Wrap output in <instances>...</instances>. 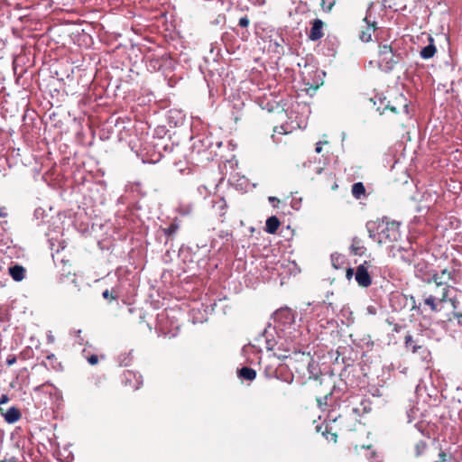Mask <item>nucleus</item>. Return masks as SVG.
Wrapping results in <instances>:
<instances>
[{"instance_id": "obj_1", "label": "nucleus", "mask_w": 462, "mask_h": 462, "mask_svg": "<svg viewBox=\"0 0 462 462\" xmlns=\"http://www.w3.org/2000/svg\"><path fill=\"white\" fill-rule=\"evenodd\" d=\"M459 271L456 269H443L440 273L434 272L427 283H435V294H424L423 304L428 307L431 312H439L440 310L439 305L444 303L448 300L450 289H454L448 284L452 282L454 284L458 283Z\"/></svg>"}, {"instance_id": "obj_2", "label": "nucleus", "mask_w": 462, "mask_h": 462, "mask_svg": "<svg viewBox=\"0 0 462 462\" xmlns=\"http://www.w3.org/2000/svg\"><path fill=\"white\" fill-rule=\"evenodd\" d=\"M401 223L390 221L383 217L376 222L367 224L369 237L377 242L378 245L393 248L402 236L400 231Z\"/></svg>"}, {"instance_id": "obj_3", "label": "nucleus", "mask_w": 462, "mask_h": 462, "mask_svg": "<svg viewBox=\"0 0 462 462\" xmlns=\"http://www.w3.org/2000/svg\"><path fill=\"white\" fill-rule=\"evenodd\" d=\"M401 60V54L394 51L392 45L383 44L379 46L378 64L381 69L391 71Z\"/></svg>"}, {"instance_id": "obj_4", "label": "nucleus", "mask_w": 462, "mask_h": 462, "mask_svg": "<svg viewBox=\"0 0 462 462\" xmlns=\"http://www.w3.org/2000/svg\"><path fill=\"white\" fill-rule=\"evenodd\" d=\"M343 415L333 417L331 413L328 414V421L326 422L324 430H321L322 426H318L317 430L321 431L322 435L334 443L337 441L338 433L347 431L349 427L347 426H337V422H341Z\"/></svg>"}, {"instance_id": "obj_5", "label": "nucleus", "mask_w": 462, "mask_h": 462, "mask_svg": "<svg viewBox=\"0 0 462 462\" xmlns=\"http://www.w3.org/2000/svg\"><path fill=\"white\" fill-rule=\"evenodd\" d=\"M374 267V265L372 260L365 261L356 267L355 279L360 287L367 288L372 284V277L369 270Z\"/></svg>"}, {"instance_id": "obj_6", "label": "nucleus", "mask_w": 462, "mask_h": 462, "mask_svg": "<svg viewBox=\"0 0 462 462\" xmlns=\"http://www.w3.org/2000/svg\"><path fill=\"white\" fill-rule=\"evenodd\" d=\"M363 23L364 24L360 28L358 38L363 42H370L373 40V35L378 29L377 23L371 20L369 15H365Z\"/></svg>"}, {"instance_id": "obj_7", "label": "nucleus", "mask_w": 462, "mask_h": 462, "mask_svg": "<svg viewBox=\"0 0 462 462\" xmlns=\"http://www.w3.org/2000/svg\"><path fill=\"white\" fill-rule=\"evenodd\" d=\"M122 382L125 387L133 391L139 390L143 385V375L131 370L124 372Z\"/></svg>"}, {"instance_id": "obj_8", "label": "nucleus", "mask_w": 462, "mask_h": 462, "mask_svg": "<svg viewBox=\"0 0 462 462\" xmlns=\"http://www.w3.org/2000/svg\"><path fill=\"white\" fill-rule=\"evenodd\" d=\"M409 105L407 103L406 97L402 94H399L393 101H389L384 110H390L391 112L394 114H405L407 115L409 113Z\"/></svg>"}, {"instance_id": "obj_9", "label": "nucleus", "mask_w": 462, "mask_h": 462, "mask_svg": "<svg viewBox=\"0 0 462 462\" xmlns=\"http://www.w3.org/2000/svg\"><path fill=\"white\" fill-rule=\"evenodd\" d=\"M323 27L324 23L320 19H314L308 34L309 39L313 42L320 40L324 36Z\"/></svg>"}, {"instance_id": "obj_10", "label": "nucleus", "mask_w": 462, "mask_h": 462, "mask_svg": "<svg viewBox=\"0 0 462 462\" xmlns=\"http://www.w3.org/2000/svg\"><path fill=\"white\" fill-rule=\"evenodd\" d=\"M274 319L284 324H291L294 321V314L289 308H282L274 312Z\"/></svg>"}, {"instance_id": "obj_11", "label": "nucleus", "mask_w": 462, "mask_h": 462, "mask_svg": "<svg viewBox=\"0 0 462 462\" xmlns=\"http://www.w3.org/2000/svg\"><path fill=\"white\" fill-rule=\"evenodd\" d=\"M367 249L365 245L364 241L359 237H354L350 245V252L354 255L362 256L365 255Z\"/></svg>"}, {"instance_id": "obj_12", "label": "nucleus", "mask_w": 462, "mask_h": 462, "mask_svg": "<svg viewBox=\"0 0 462 462\" xmlns=\"http://www.w3.org/2000/svg\"><path fill=\"white\" fill-rule=\"evenodd\" d=\"M8 273L14 281L21 282L25 277L26 269L20 264H14L8 268Z\"/></svg>"}, {"instance_id": "obj_13", "label": "nucleus", "mask_w": 462, "mask_h": 462, "mask_svg": "<svg viewBox=\"0 0 462 462\" xmlns=\"http://www.w3.org/2000/svg\"><path fill=\"white\" fill-rule=\"evenodd\" d=\"M3 415L5 417V420L10 424L17 422L22 418V413L16 407L9 408Z\"/></svg>"}, {"instance_id": "obj_14", "label": "nucleus", "mask_w": 462, "mask_h": 462, "mask_svg": "<svg viewBox=\"0 0 462 462\" xmlns=\"http://www.w3.org/2000/svg\"><path fill=\"white\" fill-rule=\"evenodd\" d=\"M281 226V221L276 216H272L265 222V231L269 234H275Z\"/></svg>"}, {"instance_id": "obj_15", "label": "nucleus", "mask_w": 462, "mask_h": 462, "mask_svg": "<svg viewBox=\"0 0 462 462\" xmlns=\"http://www.w3.org/2000/svg\"><path fill=\"white\" fill-rule=\"evenodd\" d=\"M238 376L247 381H253L256 377V371L251 367L244 366L238 370Z\"/></svg>"}, {"instance_id": "obj_16", "label": "nucleus", "mask_w": 462, "mask_h": 462, "mask_svg": "<svg viewBox=\"0 0 462 462\" xmlns=\"http://www.w3.org/2000/svg\"><path fill=\"white\" fill-rule=\"evenodd\" d=\"M405 347L408 350H411L412 353L418 352L419 349L421 348V346L418 345L417 342L413 339L411 335H406L404 337Z\"/></svg>"}, {"instance_id": "obj_17", "label": "nucleus", "mask_w": 462, "mask_h": 462, "mask_svg": "<svg viewBox=\"0 0 462 462\" xmlns=\"http://www.w3.org/2000/svg\"><path fill=\"white\" fill-rule=\"evenodd\" d=\"M352 195L356 199H360L365 195V188L362 182H356L352 185Z\"/></svg>"}, {"instance_id": "obj_18", "label": "nucleus", "mask_w": 462, "mask_h": 462, "mask_svg": "<svg viewBox=\"0 0 462 462\" xmlns=\"http://www.w3.org/2000/svg\"><path fill=\"white\" fill-rule=\"evenodd\" d=\"M332 395L331 388H328V391L324 393L323 395H319L316 397V402L318 403L319 408L324 409L328 405V398Z\"/></svg>"}, {"instance_id": "obj_19", "label": "nucleus", "mask_w": 462, "mask_h": 462, "mask_svg": "<svg viewBox=\"0 0 462 462\" xmlns=\"http://www.w3.org/2000/svg\"><path fill=\"white\" fill-rule=\"evenodd\" d=\"M436 51L437 49L435 45L433 43H430L422 48V50L420 51V57L425 60L430 59L435 55Z\"/></svg>"}, {"instance_id": "obj_20", "label": "nucleus", "mask_w": 462, "mask_h": 462, "mask_svg": "<svg viewBox=\"0 0 462 462\" xmlns=\"http://www.w3.org/2000/svg\"><path fill=\"white\" fill-rule=\"evenodd\" d=\"M179 228L180 225L177 222V218H175L168 227L162 229V232L168 238H171L177 233Z\"/></svg>"}, {"instance_id": "obj_21", "label": "nucleus", "mask_w": 462, "mask_h": 462, "mask_svg": "<svg viewBox=\"0 0 462 462\" xmlns=\"http://www.w3.org/2000/svg\"><path fill=\"white\" fill-rule=\"evenodd\" d=\"M325 175L327 176V184L325 186L331 190L337 189L338 185L337 183L336 175L332 171L325 172Z\"/></svg>"}, {"instance_id": "obj_22", "label": "nucleus", "mask_w": 462, "mask_h": 462, "mask_svg": "<svg viewBox=\"0 0 462 462\" xmlns=\"http://www.w3.org/2000/svg\"><path fill=\"white\" fill-rule=\"evenodd\" d=\"M427 442L425 440H420L415 445V454L417 457L421 456L426 448H427Z\"/></svg>"}, {"instance_id": "obj_23", "label": "nucleus", "mask_w": 462, "mask_h": 462, "mask_svg": "<svg viewBox=\"0 0 462 462\" xmlns=\"http://www.w3.org/2000/svg\"><path fill=\"white\" fill-rule=\"evenodd\" d=\"M335 0H321L320 5L325 12H330L335 5Z\"/></svg>"}, {"instance_id": "obj_24", "label": "nucleus", "mask_w": 462, "mask_h": 462, "mask_svg": "<svg viewBox=\"0 0 462 462\" xmlns=\"http://www.w3.org/2000/svg\"><path fill=\"white\" fill-rule=\"evenodd\" d=\"M296 356L300 357V362L306 364L307 365H310V362L312 361V357L309 354L300 352L296 354Z\"/></svg>"}, {"instance_id": "obj_25", "label": "nucleus", "mask_w": 462, "mask_h": 462, "mask_svg": "<svg viewBox=\"0 0 462 462\" xmlns=\"http://www.w3.org/2000/svg\"><path fill=\"white\" fill-rule=\"evenodd\" d=\"M451 455H448L445 451L440 450L439 453V459L435 462H450Z\"/></svg>"}, {"instance_id": "obj_26", "label": "nucleus", "mask_w": 462, "mask_h": 462, "mask_svg": "<svg viewBox=\"0 0 462 462\" xmlns=\"http://www.w3.org/2000/svg\"><path fill=\"white\" fill-rule=\"evenodd\" d=\"M87 360L89 365H96L98 364L99 357L97 355H90V356H87Z\"/></svg>"}, {"instance_id": "obj_27", "label": "nucleus", "mask_w": 462, "mask_h": 462, "mask_svg": "<svg viewBox=\"0 0 462 462\" xmlns=\"http://www.w3.org/2000/svg\"><path fill=\"white\" fill-rule=\"evenodd\" d=\"M447 301L450 302L453 310H457V309L459 305V301L457 297H452V298L448 297V300L445 302H447Z\"/></svg>"}, {"instance_id": "obj_28", "label": "nucleus", "mask_w": 462, "mask_h": 462, "mask_svg": "<svg viewBox=\"0 0 462 462\" xmlns=\"http://www.w3.org/2000/svg\"><path fill=\"white\" fill-rule=\"evenodd\" d=\"M102 296L104 299H106L107 300H113L117 298L116 295H113V293L110 292L108 290H105L102 293Z\"/></svg>"}, {"instance_id": "obj_29", "label": "nucleus", "mask_w": 462, "mask_h": 462, "mask_svg": "<svg viewBox=\"0 0 462 462\" xmlns=\"http://www.w3.org/2000/svg\"><path fill=\"white\" fill-rule=\"evenodd\" d=\"M218 203H219V208H220V215L224 216L226 214V200L223 198H221L219 199Z\"/></svg>"}, {"instance_id": "obj_30", "label": "nucleus", "mask_w": 462, "mask_h": 462, "mask_svg": "<svg viewBox=\"0 0 462 462\" xmlns=\"http://www.w3.org/2000/svg\"><path fill=\"white\" fill-rule=\"evenodd\" d=\"M238 24L241 27H247L249 25V19L247 16L241 17L239 19Z\"/></svg>"}, {"instance_id": "obj_31", "label": "nucleus", "mask_w": 462, "mask_h": 462, "mask_svg": "<svg viewBox=\"0 0 462 462\" xmlns=\"http://www.w3.org/2000/svg\"><path fill=\"white\" fill-rule=\"evenodd\" d=\"M343 420H341V422H337V426H347L349 427V430H352V425L348 424L347 423V418L346 416L343 415Z\"/></svg>"}, {"instance_id": "obj_32", "label": "nucleus", "mask_w": 462, "mask_h": 462, "mask_svg": "<svg viewBox=\"0 0 462 462\" xmlns=\"http://www.w3.org/2000/svg\"><path fill=\"white\" fill-rule=\"evenodd\" d=\"M81 333H82V330L81 329H79L77 331H75V337H77L78 339V342L82 345L83 342H84V338L81 337Z\"/></svg>"}, {"instance_id": "obj_33", "label": "nucleus", "mask_w": 462, "mask_h": 462, "mask_svg": "<svg viewBox=\"0 0 462 462\" xmlns=\"http://www.w3.org/2000/svg\"><path fill=\"white\" fill-rule=\"evenodd\" d=\"M65 267H66V263H64L63 268H62V270H61V275H62V276H69V275H70V273H71V271H70V267H71V266H70V265H69V268H68V269H65Z\"/></svg>"}, {"instance_id": "obj_34", "label": "nucleus", "mask_w": 462, "mask_h": 462, "mask_svg": "<svg viewBox=\"0 0 462 462\" xmlns=\"http://www.w3.org/2000/svg\"><path fill=\"white\" fill-rule=\"evenodd\" d=\"M15 362H16V357H15V356H9L7 357V359H6V365H7L8 366L13 365L14 364H15Z\"/></svg>"}, {"instance_id": "obj_35", "label": "nucleus", "mask_w": 462, "mask_h": 462, "mask_svg": "<svg viewBox=\"0 0 462 462\" xmlns=\"http://www.w3.org/2000/svg\"><path fill=\"white\" fill-rule=\"evenodd\" d=\"M324 143H327V142H324ZM322 144H323L322 142H319V143H316L315 152L317 153H320L321 152V151H322Z\"/></svg>"}, {"instance_id": "obj_36", "label": "nucleus", "mask_w": 462, "mask_h": 462, "mask_svg": "<svg viewBox=\"0 0 462 462\" xmlns=\"http://www.w3.org/2000/svg\"><path fill=\"white\" fill-rule=\"evenodd\" d=\"M274 133H278L280 134H286L287 132L283 129V126H275L273 129Z\"/></svg>"}, {"instance_id": "obj_37", "label": "nucleus", "mask_w": 462, "mask_h": 462, "mask_svg": "<svg viewBox=\"0 0 462 462\" xmlns=\"http://www.w3.org/2000/svg\"><path fill=\"white\" fill-rule=\"evenodd\" d=\"M8 401H9V397L6 394H3L0 397V404H5V403L8 402Z\"/></svg>"}, {"instance_id": "obj_38", "label": "nucleus", "mask_w": 462, "mask_h": 462, "mask_svg": "<svg viewBox=\"0 0 462 462\" xmlns=\"http://www.w3.org/2000/svg\"><path fill=\"white\" fill-rule=\"evenodd\" d=\"M354 274H355V273H354V270L352 268H348L346 270V275L347 279H350Z\"/></svg>"}, {"instance_id": "obj_39", "label": "nucleus", "mask_w": 462, "mask_h": 462, "mask_svg": "<svg viewBox=\"0 0 462 462\" xmlns=\"http://www.w3.org/2000/svg\"><path fill=\"white\" fill-rule=\"evenodd\" d=\"M452 316L454 319H461L462 318V313L461 312H457V310H453V313H452Z\"/></svg>"}, {"instance_id": "obj_40", "label": "nucleus", "mask_w": 462, "mask_h": 462, "mask_svg": "<svg viewBox=\"0 0 462 462\" xmlns=\"http://www.w3.org/2000/svg\"><path fill=\"white\" fill-rule=\"evenodd\" d=\"M0 217H7V213L5 212V207H0Z\"/></svg>"}, {"instance_id": "obj_41", "label": "nucleus", "mask_w": 462, "mask_h": 462, "mask_svg": "<svg viewBox=\"0 0 462 462\" xmlns=\"http://www.w3.org/2000/svg\"><path fill=\"white\" fill-rule=\"evenodd\" d=\"M269 200H270L271 202L275 201V200H277L278 202L280 201L278 199H276V198H274V197H270V198H269Z\"/></svg>"}, {"instance_id": "obj_42", "label": "nucleus", "mask_w": 462, "mask_h": 462, "mask_svg": "<svg viewBox=\"0 0 462 462\" xmlns=\"http://www.w3.org/2000/svg\"><path fill=\"white\" fill-rule=\"evenodd\" d=\"M100 358H101V359H105V358H106V356H105V355H101V356H100Z\"/></svg>"}, {"instance_id": "obj_43", "label": "nucleus", "mask_w": 462, "mask_h": 462, "mask_svg": "<svg viewBox=\"0 0 462 462\" xmlns=\"http://www.w3.org/2000/svg\"><path fill=\"white\" fill-rule=\"evenodd\" d=\"M287 356H280V358H286Z\"/></svg>"}]
</instances>
